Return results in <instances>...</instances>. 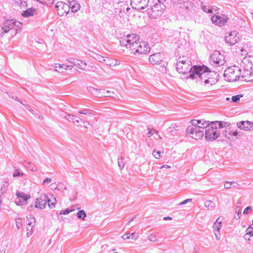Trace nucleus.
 <instances>
[{
  "instance_id": "nucleus-1",
  "label": "nucleus",
  "mask_w": 253,
  "mask_h": 253,
  "mask_svg": "<svg viewBox=\"0 0 253 253\" xmlns=\"http://www.w3.org/2000/svg\"><path fill=\"white\" fill-rule=\"evenodd\" d=\"M190 74L187 79L195 80V83H204L207 87H211L217 82V76L204 66H194L190 68Z\"/></svg>"
},
{
  "instance_id": "nucleus-2",
  "label": "nucleus",
  "mask_w": 253,
  "mask_h": 253,
  "mask_svg": "<svg viewBox=\"0 0 253 253\" xmlns=\"http://www.w3.org/2000/svg\"><path fill=\"white\" fill-rule=\"evenodd\" d=\"M228 124H226L224 121H214L211 122L205 133L206 139L208 141L215 140L219 137L220 134L218 129L224 128Z\"/></svg>"
},
{
  "instance_id": "nucleus-3",
  "label": "nucleus",
  "mask_w": 253,
  "mask_h": 253,
  "mask_svg": "<svg viewBox=\"0 0 253 253\" xmlns=\"http://www.w3.org/2000/svg\"><path fill=\"white\" fill-rule=\"evenodd\" d=\"M241 69L236 66L228 67L224 72V80L227 82L233 83L241 79Z\"/></svg>"
},
{
  "instance_id": "nucleus-4",
  "label": "nucleus",
  "mask_w": 253,
  "mask_h": 253,
  "mask_svg": "<svg viewBox=\"0 0 253 253\" xmlns=\"http://www.w3.org/2000/svg\"><path fill=\"white\" fill-rule=\"evenodd\" d=\"M139 36L136 34H130L123 38L121 41L122 46L126 49L131 54L139 42Z\"/></svg>"
},
{
  "instance_id": "nucleus-5",
  "label": "nucleus",
  "mask_w": 253,
  "mask_h": 253,
  "mask_svg": "<svg viewBox=\"0 0 253 253\" xmlns=\"http://www.w3.org/2000/svg\"><path fill=\"white\" fill-rule=\"evenodd\" d=\"M191 61L189 58L185 55L180 56L177 60L176 64V70L180 74H185L190 69Z\"/></svg>"
},
{
  "instance_id": "nucleus-6",
  "label": "nucleus",
  "mask_w": 253,
  "mask_h": 253,
  "mask_svg": "<svg viewBox=\"0 0 253 253\" xmlns=\"http://www.w3.org/2000/svg\"><path fill=\"white\" fill-rule=\"evenodd\" d=\"M228 125L223 128H225L222 132L223 135L225 138L229 140H234L237 139L241 135L240 131L233 126H231L230 123L225 122Z\"/></svg>"
},
{
  "instance_id": "nucleus-7",
  "label": "nucleus",
  "mask_w": 253,
  "mask_h": 253,
  "mask_svg": "<svg viewBox=\"0 0 253 253\" xmlns=\"http://www.w3.org/2000/svg\"><path fill=\"white\" fill-rule=\"evenodd\" d=\"M112 2H115L117 4L116 9L118 10L121 17L126 15V12H128L130 8L129 7L128 0H110Z\"/></svg>"
},
{
  "instance_id": "nucleus-8",
  "label": "nucleus",
  "mask_w": 253,
  "mask_h": 253,
  "mask_svg": "<svg viewBox=\"0 0 253 253\" xmlns=\"http://www.w3.org/2000/svg\"><path fill=\"white\" fill-rule=\"evenodd\" d=\"M150 51V47L148 43L146 42L141 41L138 42V44L131 54H146L149 53Z\"/></svg>"
},
{
  "instance_id": "nucleus-9",
  "label": "nucleus",
  "mask_w": 253,
  "mask_h": 253,
  "mask_svg": "<svg viewBox=\"0 0 253 253\" xmlns=\"http://www.w3.org/2000/svg\"><path fill=\"white\" fill-rule=\"evenodd\" d=\"M187 133L189 136L196 140H201L204 136V132L198 127L190 126L187 129Z\"/></svg>"
},
{
  "instance_id": "nucleus-10",
  "label": "nucleus",
  "mask_w": 253,
  "mask_h": 253,
  "mask_svg": "<svg viewBox=\"0 0 253 253\" xmlns=\"http://www.w3.org/2000/svg\"><path fill=\"white\" fill-rule=\"evenodd\" d=\"M50 201L46 194H42L40 197L37 199L35 206L36 208L42 210L44 209L47 205V203H48L49 207L51 208L54 205L52 204V206H51L49 204Z\"/></svg>"
},
{
  "instance_id": "nucleus-11",
  "label": "nucleus",
  "mask_w": 253,
  "mask_h": 253,
  "mask_svg": "<svg viewBox=\"0 0 253 253\" xmlns=\"http://www.w3.org/2000/svg\"><path fill=\"white\" fill-rule=\"evenodd\" d=\"M164 5L163 3L159 1L149 9L148 12L150 16L153 18H156L162 13L164 10Z\"/></svg>"
},
{
  "instance_id": "nucleus-12",
  "label": "nucleus",
  "mask_w": 253,
  "mask_h": 253,
  "mask_svg": "<svg viewBox=\"0 0 253 253\" xmlns=\"http://www.w3.org/2000/svg\"><path fill=\"white\" fill-rule=\"evenodd\" d=\"M55 7L58 15L61 16L66 15L70 9V6L67 3L63 1H58Z\"/></svg>"
},
{
  "instance_id": "nucleus-13",
  "label": "nucleus",
  "mask_w": 253,
  "mask_h": 253,
  "mask_svg": "<svg viewBox=\"0 0 253 253\" xmlns=\"http://www.w3.org/2000/svg\"><path fill=\"white\" fill-rule=\"evenodd\" d=\"M211 61L216 65L221 66L225 63L224 56L218 51H215L211 56Z\"/></svg>"
},
{
  "instance_id": "nucleus-14",
  "label": "nucleus",
  "mask_w": 253,
  "mask_h": 253,
  "mask_svg": "<svg viewBox=\"0 0 253 253\" xmlns=\"http://www.w3.org/2000/svg\"><path fill=\"white\" fill-rule=\"evenodd\" d=\"M215 12V14L212 16L211 19L212 22L215 25L221 26L224 25L227 21V16L223 14H218Z\"/></svg>"
},
{
  "instance_id": "nucleus-15",
  "label": "nucleus",
  "mask_w": 253,
  "mask_h": 253,
  "mask_svg": "<svg viewBox=\"0 0 253 253\" xmlns=\"http://www.w3.org/2000/svg\"><path fill=\"white\" fill-rule=\"evenodd\" d=\"M241 79L246 82L253 81V70L241 67Z\"/></svg>"
},
{
  "instance_id": "nucleus-16",
  "label": "nucleus",
  "mask_w": 253,
  "mask_h": 253,
  "mask_svg": "<svg viewBox=\"0 0 253 253\" xmlns=\"http://www.w3.org/2000/svg\"><path fill=\"white\" fill-rule=\"evenodd\" d=\"M68 61L80 71H84L86 69L87 64L84 61L75 58H70Z\"/></svg>"
},
{
  "instance_id": "nucleus-17",
  "label": "nucleus",
  "mask_w": 253,
  "mask_h": 253,
  "mask_svg": "<svg viewBox=\"0 0 253 253\" xmlns=\"http://www.w3.org/2000/svg\"><path fill=\"white\" fill-rule=\"evenodd\" d=\"M190 123L192 126L198 127L200 129L208 127L211 124L209 121H206L204 119L193 120L191 121Z\"/></svg>"
},
{
  "instance_id": "nucleus-18",
  "label": "nucleus",
  "mask_w": 253,
  "mask_h": 253,
  "mask_svg": "<svg viewBox=\"0 0 253 253\" xmlns=\"http://www.w3.org/2000/svg\"><path fill=\"white\" fill-rule=\"evenodd\" d=\"M239 36L236 31L231 32L229 33L225 37V41L226 42L230 44H234L237 42L239 40Z\"/></svg>"
},
{
  "instance_id": "nucleus-19",
  "label": "nucleus",
  "mask_w": 253,
  "mask_h": 253,
  "mask_svg": "<svg viewBox=\"0 0 253 253\" xmlns=\"http://www.w3.org/2000/svg\"><path fill=\"white\" fill-rule=\"evenodd\" d=\"M149 0H131V4L137 9H144L148 4Z\"/></svg>"
},
{
  "instance_id": "nucleus-20",
  "label": "nucleus",
  "mask_w": 253,
  "mask_h": 253,
  "mask_svg": "<svg viewBox=\"0 0 253 253\" xmlns=\"http://www.w3.org/2000/svg\"><path fill=\"white\" fill-rule=\"evenodd\" d=\"M18 201H16L17 205H23L26 203V202L31 198L30 195L26 194L22 192H17L16 193Z\"/></svg>"
},
{
  "instance_id": "nucleus-21",
  "label": "nucleus",
  "mask_w": 253,
  "mask_h": 253,
  "mask_svg": "<svg viewBox=\"0 0 253 253\" xmlns=\"http://www.w3.org/2000/svg\"><path fill=\"white\" fill-rule=\"evenodd\" d=\"M242 67L253 70V56L249 55L244 58L241 65Z\"/></svg>"
},
{
  "instance_id": "nucleus-22",
  "label": "nucleus",
  "mask_w": 253,
  "mask_h": 253,
  "mask_svg": "<svg viewBox=\"0 0 253 253\" xmlns=\"http://www.w3.org/2000/svg\"><path fill=\"white\" fill-rule=\"evenodd\" d=\"M237 126L245 131H251L253 129V123L248 121H241L237 123Z\"/></svg>"
},
{
  "instance_id": "nucleus-23",
  "label": "nucleus",
  "mask_w": 253,
  "mask_h": 253,
  "mask_svg": "<svg viewBox=\"0 0 253 253\" xmlns=\"http://www.w3.org/2000/svg\"><path fill=\"white\" fill-rule=\"evenodd\" d=\"M15 22L12 20H8L2 25V29L5 33H7L10 30L15 29Z\"/></svg>"
},
{
  "instance_id": "nucleus-24",
  "label": "nucleus",
  "mask_w": 253,
  "mask_h": 253,
  "mask_svg": "<svg viewBox=\"0 0 253 253\" xmlns=\"http://www.w3.org/2000/svg\"><path fill=\"white\" fill-rule=\"evenodd\" d=\"M221 227V220L219 218H217L214 222L213 228V232L215 236L216 240H219L220 239V229Z\"/></svg>"
},
{
  "instance_id": "nucleus-25",
  "label": "nucleus",
  "mask_w": 253,
  "mask_h": 253,
  "mask_svg": "<svg viewBox=\"0 0 253 253\" xmlns=\"http://www.w3.org/2000/svg\"><path fill=\"white\" fill-rule=\"evenodd\" d=\"M53 68L55 71L62 73L65 71L72 70L74 68V66L55 64H54Z\"/></svg>"
},
{
  "instance_id": "nucleus-26",
  "label": "nucleus",
  "mask_w": 253,
  "mask_h": 253,
  "mask_svg": "<svg viewBox=\"0 0 253 253\" xmlns=\"http://www.w3.org/2000/svg\"><path fill=\"white\" fill-rule=\"evenodd\" d=\"M163 60V56L160 53H156L151 55L149 57V61L153 64H160Z\"/></svg>"
},
{
  "instance_id": "nucleus-27",
  "label": "nucleus",
  "mask_w": 253,
  "mask_h": 253,
  "mask_svg": "<svg viewBox=\"0 0 253 253\" xmlns=\"http://www.w3.org/2000/svg\"><path fill=\"white\" fill-rule=\"evenodd\" d=\"M36 9L34 8H30L28 9L24 10L22 13V15L24 17H28L31 16H33L36 14Z\"/></svg>"
},
{
  "instance_id": "nucleus-28",
  "label": "nucleus",
  "mask_w": 253,
  "mask_h": 253,
  "mask_svg": "<svg viewBox=\"0 0 253 253\" xmlns=\"http://www.w3.org/2000/svg\"><path fill=\"white\" fill-rule=\"evenodd\" d=\"M139 237L138 233H132L131 234H126L122 236V238L124 240L132 239L136 240Z\"/></svg>"
},
{
  "instance_id": "nucleus-29",
  "label": "nucleus",
  "mask_w": 253,
  "mask_h": 253,
  "mask_svg": "<svg viewBox=\"0 0 253 253\" xmlns=\"http://www.w3.org/2000/svg\"><path fill=\"white\" fill-rule=\"evenodd\" d=\"M202 8L203 10L207 13H212V12H216L217 8H212L203 3H202Z\"/></svg>"
},
{
  "instance_id": "nucleus-30",
  "label": "nucleus",
  "mask_w": 253,
  "mask_h": 253,
  "mask_svg": "<svg viewBox=\"0 0 253 253\" xmlns=\"http://www.w3.org/2000/svg\"><path fill=\"white\" fill-rule=\"evenodd\" d=\"M14 3L15 7L20 9L24 8L27 6L26 2L22 0H14Z\"/></svg>"
},
{
  "instance_id": "nucleus-31",
  "label": "nucleus",
  "mask_w": 253,
  "mask_h": 253,
  "mask_svg": "<svg viewBox=\"0 0 253 253\" xmlns=\"http://www.w3.org/2000/svg\"><path fill=\"white\" fill-rule=\"evenodd\" d=\"M70 6L71 8L72 11L73 12H76L80 8V5L78 2L76 1L71 2Z\"/></svg>"
},
{
  "instance_id": "nucleus-32",
  "label": "nucleus",
  "mask_w": 253,
  "mask_h": 253,
  "mask_svg": "<svg viewBox=\"0 0 253 253\" xmlns=\"http://www.w3.org/2000/svg\"><path fill=\"white\" fill-rule=\"evenodd\" d=\"M103 61L106 62V64L110 66H115L116 64V61L115 60L110 59L108 58H103Z\"/></svg>"
},
{
  "instance_id": "nucleus-33",
  "label": "nucleus",
  "mask_w": 253,
  "mask_h": 253,
  "mask_svg": "<svg viewBox=\"0 0 253 253\" xmlns=\"http://www.w3.org/2000/svg\"><path fill=\"white\" fill-rule=\"evenodd\" d=\"M248 230H249V228L248 229ZM244 238L246 240H249V241H252L253 242V231H249L244 236Z\"/></svg>"
},
{
  "instance_id": "nucleus-34",
  "label": "nucleus",
  "mask_w": 253,
  "mask_h": 253,
  "mask_svg": "<svg viewBox=\"0 0 253 253\" xmlns=\"http://www.w3.org/2000/svg\"><path fill=\"white\" fill-rule=\"evenodd\" d=\"M243 95L242 94H238L234 96H232L231 98L232 102L238 103L240 101V99L243 97Z\"/></svg>"
},
{
  "instance_id": "nucleus-35",
  "label": "nucleus",
  "mask_w": 253,
  "mask_h": 253,
  "mask_svg": "<svg viewBox=\"0 0 253 253\" xmlns=\"http://www.w3.org/2000/svg\"><path fill=\"white\" fill-rule=\"evenodd\" d=\"M77 216L79 218H82L83 220H84L86 215L85 211L83 210L79 211L77 214Z\"/></svg>"
},
{
  "instance_id": "nucleus-36",
  "label": "nucleus",
  "mask_w": 253,
  "mask_h": 253,
  "mask_svg": "<svg viewBox=\"0 0 253 253\" xmlns=\"http://www.w3.org/2000/svg\"><path fill=\"white\" fill-rule=\"evenodd\" d=\"M103 91V93L105 96H111V97H115L116 96H117V95L114 91H110V90H107L105 92V90L104 89Z\"/></svg>"
},
{
  "instance_id": "nucleus-37",
  "label": "nucleus",
  "mask_w": 253,
  "mask_h": 253,
  "mask_svg": "<svg viewBox=\"0 0 253 253\" xmlns=\"http://www.w3.org/2000/svg\"><path fill=\"white\" fill-rule=\"evenodd\" d=\"M24 173L22 172L19 169H15L12 173V175L14 177H20L23 175Z\"/></svg>"
},
{
  "instance_id": "nucleus-38",
  "label": "nucleus",
  "mask_w": 253,
  "mask_h": 253,
  "mask_svg": "<svg viewBox=\"0 0 253 253\" xmlns=\"http://www.w3.org/2000/svg\"><path fill=\"white\" fill-rule=\"evenodd\" d=\"M147 238L148 240L150 242H158L159 241L156 236L154 234L149 235Z\"/></svg>"
},
{
  "instance_id": "nucleus-39",
  "label": "nucleus",
  "mask_w": 253,
  "mask_h": 253,
  "mask_svg": "<svg viewBox=\"0 0 253 253\" xmlns=\"http://www.w3.org/2000/svg\"><path fill=\"white\" fill-rule=\"evenodd\" d=\"M15 224L17 228L19 229L22 227V220L21 218H17L15 219Z\"/></svg>"
},
{
  "instance_id": "nucleus-40",
  "label": "nucleus",
  "mask_w": 253,
  "mask_h": 253,
  "mask_svg": "<svg viewBox=\"0 0 253 253\" xmlns=\"http://www.w3.org/2000/svg\"><path fill=\"white\" fill-rule=\"evenodd\" d=\"M35 219L34 218H30V219H27L26 220V223L28 225L32 226V227L35 224Z\"/></svg>"
},
{
  "instance_id": "nucleus-41",
  "label": "nucleus",
  "mask_w": 253,
  "mask_h": 253,
  "mask_svg": "<svg viewBox=\"0 0 253 253\" xmlns=\"http://www.w3.org/2000/svg\"><path fill=\"white\" fill-rule=\"evenodd\" d=\"M161 152L160 151H157L156 150H154L153 151V156L156 159H159L161 156Z\"/></svg>"
},
{
  "instance_id": "nucleus-42",
  "label": "nucleus",
  "mask_w": 253,
  "mask_h": 253,
  "mask_svg": "<svg viewBox=\"0 0 253 253\" xmlns=\"http://www.w3.org/2000/svg\"><path fill=\"white\" fill-rule=\"evenodd\" d=\"M205 205L207 208H212L214 204L212 201H208L205 203Z\"/></svg>"
},
{
  "instance_id": "nucleus-43",
  "label": "nucleus",
  "mask_w": 253,
  "mask_h": 253,
  "mask_svg": "<svg viewBox=\"0 0 253 253\" xmlns=\"http://www.w3.org/2000/svg\"><path fill=\"white\" fill-rule=\"evenodd\" d=\"M67 119L69 121L72 122L73 123H75V122L74 121V120H75V119H77V117L76 116L69 115L67 116Z\"/></svg>"
},
{
  "instance_id": "nucleus-44",
  "label": "nucleus",
  "mask_w": 253,
  "mask_h": 253,
  "mask_svg": "<svg viewBox=\"0 0 253 253\" xmlns=\"http://www.w3.org/2000/svg\"><path fill=\"white\" fill-rule=\"evenodd\" d=\"M74 211V210L66 209V210H65L61 211L59 212V214H66L69 213L70 212H71V211Z\"/></svg>"
},
{
  "instance_id": "nucleus-45",
  "label": "nucleus",
  "mask_w": 253,
  "mask_h": 253,
  "mask_svg": "<svg viewBox=\"0 0 253 253\" xmlns=\"http://www.w3.org/2000/svg\"><path fill=\"white\" fill-rule=\"evenodd\" d=\"M33 229L32 226H28L27 227V235H31L32 234Z\"/></svg>"
},
{
  "instance_id": "nucleus-46",
  "label": "nucleus",
  "mask_w": 253,
  "mask_h": 253,
  "mask_svg": "<svg viewBox=\"0 0 253 253\" xmlns=\"http://www.w3.org/2000/svg\"><path fill=\"white\" fill-rule=\"evenodd\" d=\"M51 178H46L42 182V185H47L50 182H51Z\"/></svg>"
},
{
  "instance_id": "nucleus-47",
  "label": "nucleus",
  "mask_w": 253,
  "mask_h": 253,
  "mask_svg": "<svg viewBox=\"0 0 253 253\" xmlns=\"http://www.w3.org/2000/svg\"><path fill=\"white\" fill-rule=\"evenodd\" d=\"M252 210V208L251 207H248L243 211V213L246 214H248L251 212Z\"/></svg>"
},
{
  "instance_id": "nucleus-48",
  "label": "nucleus",
  "mask_w": 253,
  "mask_h": 253,
  "mask_svg": "<svg viewBox=\"0 0 253 253\" xmlns=\"http://www.w3.org/2000/svg\"><path fill=\"white\" fill-rule=\"evenodd\" d=\"M234 182H228V181H227L225 183H224V186L225 188L226 189H228V188H230L231 185H232V183H234Z\"/></svg>"
},
{
  "instance_id": "nucleus-49",
  "label": "nucleus",
  "mask_w": 253,
  "mask_h": 253,
  "mask_svg": "<svg viewBox=\"0 0 253 253\" xmlns=\"http://www.w3.org/2000/svg\"><path fill=\"white\" fill-rule=\"evenodd\" d=\"M249 46L248 45H247V47H245V46L244 45V46H243V47H242V48H241V51L242 52H243V51H244L245 52H247L248 51V50H249Z\"/></svg>"
},
{
  "instance_id": "nucleus-50",
  "label": "nucleus",
  "mask_w": 253,
  "mask_h": 253,
  "mask_svg": "<svg viewBox=\"0 0 253 253\" xmlns=\"http://www.w3.org/2000/svg\"><path fill=\"white\" fill-rule=\"evenodd\" d=\"M191 201H192L191 199H187L184 200V201L181 202L180 203V205H182L185 204L187 203L188 202H191Z\"/></svg>"
},
{
  "instance_id": "nucleus-51",
  "label": "nucleus",
  "mask_w": 253,
  "mask_h": 253,
  "mask_svg": "<svg viewBox=\"0 0 253 253\" xmlns=\"http://www.w3.org/2000/svg\"><path fill=\"white\" fill-rule=\"evenodd\" d=\"M162 72H163V73H167V69H166V68H165V67H162Z\"/></svg>"
},
{
  "instance_id": "nucleus-52",
  "label": "nucleus",
  "mask_w": 253,
  "mask_h": 253,
  "mask_svg": "<svg viewBox=\"0 0 253 253\" xmlns=\"http://www.w3.org/2000/svg\"><path fill=\"white\" fill-rule=\"evenodd\" d=\"M164 220H171L172 218L170 217H169V216H167V217H164Z\"/></svg>"
},
{
  "instance_id": "nucleus-53",
  "label": "nucleus",
  "mask_w": 253,
  "mask_h": 253,
  "mask_svg": "<svg viewBox=\"0 0 253 253\" xmlns=\"http://www.w3.org/2000/svg\"><path fill=\"white\" fill-rule=\"evenodd\" d=\"M153 133H152V131L151 130H150L149 131V132H148V137H150L152 135Z\"/></svg>"
},
{
  "instance_id": "nucleus-54",
  "label": "nucleus",
  "mask_w": 253,
  "mask_h": 253,
  "mask_svg": "<svg viewBox=\"0 0 253 253\" xmlns=\"http://www.w3.org/2000/svg\"><path fill=\"white\" fill-rule=\"evenodd\" d=\"M170 168V167L169 166H168V165H167L166 166H162L161 167V169H162V168Z\"/></svg>"
},
{
  "instance_id": "nucleus-55",
  "label": "nucleus",
  "mask_w": 253,
  "mask_h": 253,
  "mask_svg": "<svg viewBox=\"0 0 253 253\" xmlns=\"http://www.w3.org/2000/svg\"><path fill=\"white\" fill-rule=\"evenodd\" d=\"M80 119L77 117V119H75L74 121H75V122L77 123H80Z\"/></svg>"
},
{
  "instance_id": "nucleus-56",
  "label": "nucleus",
  "mask_w": 253,
  "mask_h": 253,
  "mask_svg": "<svg viewBox=\"0 0 253 253\" xmlns=\"http://www.w3.org/2000/svg\"><path fill=\"white\" fill-rule=\"evenodd\" d=\"M0 253H5V250L4 249H0Z\"/></svg>"
},
{
  "instance_id": "nucleus-57",
  "label": "nucleus",
  "mask_w": 253,
  "mask_h": 253,
  "mask_svg": "<svg viewBox=\"0 0 253 253\" xmlns=\"http://www.w3.org/2000/svg\"><path fill=\"white\" fill-rule=\"evenodd\" d=\"M91 68L93 69L92 70V72H94L95 69H96V67L92 65Z\"/></svg>"
},
{
  "instance_id": "nucleus-58",
  "label": "nucleus",
  "mask_w": 253,
  "mask_h": 253,
  "mask_svg": "<svg viewBox=\"0 0 253 253\" xmlns=\"http://www.w3.org/2000/svg\"><path fill=\"white\" fill-rule=\"evenodd\" d=\"M51 185H52L53 187H54L55 189L57 188V186H56V183L55 182H54V183H52L51 184Z\"/></svg>"
},
{
  "instance_id": "nucleus-59",
  "label": "nucleus",
  "mask_w": 253,
  "mask_h": 253,
  "mask_svg": "<svg viewBox=\"0 0 253 253\" xmlns=\"http://www.w3.org/2000/svg\"><path fill=\"white\" fill-rule=\"evenodd\" d=\"M112 252H113V253H117V252L116 249H113L112 250Z\"/></svg>"
},
{
  "instance_id": "nucleus-60",
  "label": "nucleus",
  "mask_w": 253,
  "mask_h": 253,
  "mask_svg": "<svg viewBox=\"0 0 253 253\" xmlns=\"http://www.w3.org/2000/svg\"><path fill=\"white\" fill-rule=\"evenodd\" d=\"M103 58H104V57H101V58H100V59H99V60H100V62H104L103 61Z\"/></svg>"
},
{
  "instance_id": "nucleus-61",
  "label": "nucleus",
  "mask_w": 253,
  "mask_h": 253,
  "mask_svg": "<svg viewBox=\"0 0 253 253\" xmlns=\"http://www.w3.org/2000/svg\"><path fill=\"white\" fill-rule=\"evenodd\" d=\"M226 100L227 101H229L230 100V98L229 97H227V98H226Z\"/></svg>"
},
{
  "instance_id": "nucleus-62",
  "label": "nucleus",
  "mask_w": 253,
  "mask_h": 253,
  "mask_svg": "<svg viewBox=\"0 0 253 253\" xmlns=\"http://www.w3.org/2000/svg\"><path fill=\"white\" fill-rule=\"evenodd\" d=\"M119 167H121V168L122 169V168H123V167H124V165H123L122 166V167H121V166H120V165L119 164Z\"/></svg>"
},
{
  "instance_id": "nucleus-63",
  "label": "nucleus",
  "mask_w": 253,
  "mask_h": 253,
  "mask_svg": "<svg viewBox=\"0 0 253 253\" xmlns=\"http://www.w3.org/2000/svg\"><path fill=\"white\" fill-rule=\"evenodd\" d=\"M154 131L155 132V133H156V134H158V131H157V130H154Z\"/></svg>"
},
{
  "instance_id": "nucleus-64",
  "label": "nucleus",
  "mask_w": 253,
  "mask_h": 253,
  "mask_svg": "<svg viewBox=\"0 0 253 253\" xmlns=\"http://www.w3.org/2000/svg\"><path fill=\"white\" fill-rule=\"evenodd\" d=\"M251 229H253V227H251Z\"/></svg>"
}]
</instances>
